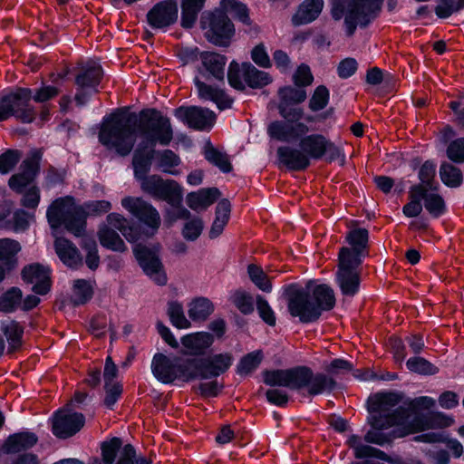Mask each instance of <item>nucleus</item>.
<instances>
[{
  "label": "nucleus",
  "instance_id": "6e6552de",
  "mask_svg": "<svg viewBox=\"0 0 464 464\" xmlns=\"http://www.w3.org/2000/svg\"><path fill=\"white\" fill-rule=\"evenodd\" d=\"M39 170V159L33 156L25 160L21 166V172L9 179V186L19 193H24L22 204L28 208H35L40 201V191L31 182Z\"/></svg>",
  "mask_w": 464,
  "mask_h": 464
},
{
  "label": "nucleus",
  "instance_id": "4be33fe9",
  "mask_svg": "<svg viewBox=\"0 0 464 464\" xmlns=\"http://www.w3.org/2000/svg\"><path fill=\"white\" fill-rule=\"evenodd\" d=\"M200 372L197 379H207L218 376L226 372L233 362V357L230 353H218L213 355L208 361L201 359H193Z\"/></svg>",
  "mask_w": 464,
  "mask_h": 464
},
{
  "label": "nucleus",
  "instance_id": "4d7b16f0",
  "mask_svg": "<svg viewBox=\"0 0 464 464\" xmlns=\"http://www.w3.org/2000/svg\"><path fill=\"white\" fill-rule=\"evenodd\" d=\"M230 300L233 304L243 314H248L253 312L254 304L252 296L243 290L235 291Z\"/></svg>",
  "mask_w": 464,
  "mask_h": 464
},
{
  "label": "nucleus",
  "instance_id": "6e6d98bb",
  "mask_svg": "<svg viewBox=\"0 0 464 464\" xmlns=\"http://www.w3.org/2000/svg\"><path fill=\"white\" fill-rule=\"evenodd\" d=\"M82 209L81 211V216L83 221L87 216H97L103 213H107L111 208V203L108 200H93L86 202L84 205L81 206Z\"/></svg>",
  "mask_w": 464,
  "mask_h": 464
},
{
  "label": "nucleus",
  "instance_id": "f3484780",
  "mask_svg": "<svg viewBox=\"0 0 464 464\" xmlns=\"http://www.w3.org/2000/svg\"><path fill=\"white\" fill-rule=\"evenodd\" d=\"M175 117L189 128L205 130H210L216 121L215 113L199 107H180L174 111Z\"/></svg>",
  "mask_w": 464,
  "mask_h": 464
},
{
  "label": "nucleus",
  "instance_id": "aec40b11",
  "mask_svg": "<svg viewBox=\"0 0 464 464\" xmlns=\"http://www.w3.org/2000/svg\"><path fill=\"white\" fill-rule=\"evenodd\" d=\"M178 5L175 0H166L154 5L148 13L147 20L153 29L166 30L178 19Z\"/></svg>",
  "mask_w": 464,
  "mask_h": 464
},
{
  "label": "nucleus",
  "instance_id": "1a4fd4ad",
  "mask_svg": "<svg viewBox=\"0 0 464 464\" xmlns=\"http://www.w3.org/2000/svg\"><path fill=\"white\" fill-rule=\"evenodd\" d=\"M332 14L339 20L345 17L346 23L366 24L377 11L382 0H331Z\"/></svg>",
  "mask_w": 464,
  "mask_h": 464
},
{
  "label": "nucleus",
  "instance_id": "13d9d810",
  "mask_svg": "<svg viewBox=\"0 0 464 464\" xmlns=\"http://www.w3.org/2000/svg\"><path fill=\"white\" fill-rule=\"evenodd\" d=\"M227 79L229 84L237 90H244L246 81L243 76V63L240 65L236 62H232L228 67Z\"/></svg>",
  "mask_w": 464,
  "mask_h": 464
},
{
  "label": "nucleus",
  "instance_id": "4468645a",
  "mask_svg": "<svg viewBox=\"0 0 464 464\" xmlns=\"http://www.w3.org/2000/svg\"><path fill=\"white\" fill-rule=\"evenodd\" d=\"M201 24L207 39L214 44L227 45L234 34L233 24L221 10L205 14Z\"/></svg>",
  "mask_w": 464,
  "mask_h": 464
},
{
  "label": "nucleus",
  "instance_id": "a211bd4d",
  "mask_svg": "<svg viewBox=\"0 0 464 464\" xmlns=\"http://www.w3.org/2000/svg\"><path fill=\"white\" fill-rule=\"evenodd\" d=\"M84 416L69 409L58 411L53 419V432L56 437L68 438L78 432L84 425Z\"/></svg>",
  "mask_w": 464,
  "mask_h": 464
},
{
  "label": "nucleus",
  "instance_id": "37998d69",
  "mask_svg": "<svg viewBox=\"0 0 464 464\" xmlns=\"http://www.w3.org/2000/svg\"><path fill=\"white\" fill-rule=\"evenodd\" d=\"M157 198L166 200L170 205H179L182 199V188L174 180H165Z\"/></svg>",
  "mask_w": 464,
  "mask_h": 464
},
{
  "label": "nucleus",
  "instance_id": "0e129e2a",
  "mask_svg": "<svg viewBox=\"0 0 464 464\" xmlns=\"http://www.w3.org/2000/svg\"><path fill=\"white\" fill-rule=\"evenodd\" d=\"M256 309L259 314V316L265 323L271 326L276 324V314L273 309L271 308L267 301L265 300L260 295L256 296Z\"/></svg>",
  "mask_w": 464,
  "mask_h": 464
},
{
  "label": "nucleus",
  "instance_id": "e2e57ef3",
  "mask_svg": "<svg viewBox=\"0 0 464 464\" xmlns=\"http://www.w3.org/2000/svg\"><path fill=\"white\" fill-rule=\"evenodd\" d=\"M436 173V165L433 162L426 161L420 168L419 177L421 181L420 185L417 187H422L426 190L432 189L433 186L431 181L433 180Z\"/></svg>",
  "mask_w": 464,
  "mask_h": 464
},
{
  "label": "nucleus",
  "instance_id": "b1692460",
  "mask_svg": "<svg viewBox=\"0 0 464 464\" xmlns=\"http://www.w3.org/2000/svg\"><path fill=\"white\" fill-rule=\"evenodd\" d=\"M214 342L212 334L207 332H196L185 334L180 339L181 353L189 355H200Z\"/></svg>",
  "mask_w": 464,
  "mask_h": 464
},
{
  "label": "nucleus",
  "instance_id": "5701e85b",
  "mask_svg": "<svg viewBox=\"0 0 464 464\" xmlns=\"http://www.w3.org/2000/svg\"><path fill=\"white\" fill-rule=\"evenodd\" d=\"M23 279L33 285V291L38 295L46 294L51 287L50 268L40 264L25 266L22 272Z\"/></svg>",
  "mask_w": 464,
  "mask_h": 464
},
{
  "label": "nucleus",
  "instance_id": "4c0bfd02",
  "mask_svg": "<svg viewBox=\"0 0 464 464\" xmlns=\"http://www.w3.org/2000/svg\"><path fill=\"white\" fill-rule=\"evenodd\" d=\"M206 0H182L181 2V26L191 28L197 21L198 14Z\"/></svg>",
  "mask_w": 464,
  "mask_h": 464
},
{
  "label": "nucleus",
  "instance_id": "79ce46f5",
  "mask_svg": "<svg viewBox=\"0 0 464 464\" xmlns=\"http://www.w3.org/2000/svg\"><path fill=\"white\" fill-rule=\"evenodd\" d=\"M422 199L427 211L433 217L438 218L446 211V205L443 198L437 193L429 192L423 188Z\"/></svg>",
  "mask_w": 464,
  "mask_h": 464
},
{
  "label": "nucleus",
  "instance_id": "c85d7f7f",
  "mask_svg": "<svg viewBox=\"0 0 464 464\" xmlns=\"http://www.w3.org/2000/svg\"><path fill=\"white\" fill-rule=\"evenodd\" d=\"M200 61L202 63V72L208 73L218 80L224 78L226 58L223 55L208 52L200 53Z\"/></svg>",
  "mask_w": 464,
  "mask_h": 464
},
{
  "label": "nucleus",
  "instance_id": "473e14b6",
  "mask_svg": "<svg viewBox=\"0 0 464 464\" xmlns=\"http://www.w3.org/2000/svg\"><path fill=\"white\" fill-rule=\"evenodd\" d=\"M231 211V205L227 199L220 200L216 208V217L209 230V237L216 238L219 237L227 226Z\"/></svg>",
  "mask_w": 464,
  "mask_h": 464
},
{
  "label": "nucleus",
  "instance_id": "6ab92c4d",
  "mask_svg": "<svg viewBox=\"0 0 464 464\" xmlns=\"http://www.w3.org/2000/svg\"><path fill=\"white\" fill-rule=\"evenodd\" d=\"M102 460L104 464H135V450L130 444L122 447L119 438L103 442Z\"/></svg>",
  "mask_w": 464,
  "mask_h": 464
},
{
  "label": "nucleus",
  "instance_id": "9d476101",
  "mask_svg": "<svg viewBox=\"0 0 464 464\" xmlns=\"http://www.w3.org/2000/svg\"><path fill=\"white\" fill-rule=\"evenodd\" d=\"M143 242L144 241H140L133 246V252L136 259L144 273L152 281L159 285H166L167 276L163 265L159 257L160 245L159 243L145 245Z\"/></svg>",
  "mask_w": 464,
  "mask_h": 464
},
{
  "label": "nucleus",
  "instance_id": "39448f33",
  "mask_svg": "<svg viewBox=\"0 0 464 464\" xmlns=\"http://www.w3.org/2000/svg\"><path fill=\"white\" fill-rule=\"evenodd\" d=\"M264 382L270 386H283L293 390L306 387L311 395L329 392L334 385L332 379L323 374L314 375L306 367L266 372Z\"/></svg>",
  "mask_w": 464,
  "mask_h": 464
},
{
  "label": "nucleus",
  "instance_id": "cd10ccee",
  "mask_svg": "<svg viewBox=\"0 0 464 464\" xmlns=\"http://www.w3.org/2000/svg\"><path fill=\"white\" fill-rule=\"evenodd\" d=\"M21 250L20 244L13 239H0V264L8 272L17 266V254Z\"/></svg>",
  "mask_w": 464,
  "mask_h": 464
},
{
  "label": "nucleus",
  "instance_id": "603ef678",
  "mask_svg": "<svg viewBox=\"0 0 464 464\" xmlns=\"http://www.w3.org/2000/svg\"><path fill=\"white\" fill-rule=\"evenodd\" d=\"M440 179L448 187H458L462 182L460 170L450 163H443L440 169Z\"/></svg>",
  "mask_w": 464,
  "mask_h": 464
},
{
  "label": "nucleus",
  "instance_id": "58836bf2",
  "mask_svg": "<svg viewBox=\"0 0 464 464\" xmlns=\"http://www.w3.org/2000/svg\"><path fill=\"white\" fill-rule=\"evenodd\" d=\"M158 167L166 173L179 175L180 172L177 167L180 164L179 157L170 150H164L156 153Z\"/></svg>",
  "mask_w": 464,
  "mask_h": 464
},
{
  "label": "nucleus",
  "instance_id": "5fc2aeb1",
  "mask_svg": "<svg viewBox=\"0 0 464 464\" xmlns=\"http://www.w3.org/2000/svg\"><path fill=\"white\" fill-rule=\"evenodd\" d=\"M406 365L411 372L419 374L433 375L438 372V368L422 357L410 358Z\"/></svg>",
  "mask_w": 464,
  "mask_h": 464
},
{
  "label": "nucleus",
  "instance_id": "ea45409f",
  "mask_svg": "<svg viewBox=\"0 0 464 464\" xmlns=\"http://www.w3.org/2000/svg\"><path fill=\"white\" fill-rule=\"evenodd\" d=\"M1 329L6 337L8 347L11 352L15 351L20 347L24 331L18 323L14 321L4 322Z\"/></svg>",
  "mask_w": 464,
  "mask_h": 464
},
{
  "label": "nucleus",
  "instance_id": "72a5a7b5",
  "mask_svg": "<svg viewBox=\"0 0 464 464\" xmlns=\"http://www.w3.org/2000/svg\"><path fill=\"white\" fill-rule=\"evenodd\" d=\"M214 311L213 304L205 297H198L188 304V314L191 321H205Z\"/></svg>",
  "mask_w": 464,
  "mask_h": 464
},
{
  "label": "nucleus",
  "instance_id": "09e8293b",
  "mask_svg": "<svg viewBox=\"0 0 464 464\" xmlns=\"http://www.w3.org/2000/svg\"><path fill=\"white\" fill-rule=\"evenodd\" d=\"M22 292L13 287L0 297V311L9 313L21 308Z\"/></svg>",
  "mask_w": 464,
  "mask_h": 464
},
{
  "label": "nucleus",
  "instance_id": "2eb2a0df",
  "mask_svg": "<svg viewBox=\"0 0 464 464\" xmlns=\"http://www.w3.org/2000/svg\"><path fill=\"white\" fill-rule=\"evenodd\" d=\"M280 115L288 121H300L303 110L298 106L306 99V92L300 87H283L278 91Z\"/></svg>",
  "mask_w": 464,
  "mask_h": 464
},
{
  "label": "nucleus",
  "instance_id": "8fccbe9b",
  "mask_svg": "<svg viewBox=\"0 0 464 464\" xmlns=\"http://www.w3.org/2000/svg\"><path fill=\"white\" fill-rule=\"evenodd\" d=\"M423 188L413 187L411 190V201L406 204L402 212L407 218H415L419 216L422 210L420 199H422Z\"/></svg>",
  "mask_w": 464,
  "mask_h": 464
},
{
  "label": "nucleus",
  "instance_id": "e433bc0d",
  "mask_svg": "<svg viewBox=\"0 0 464 464\" xmlns=\"http://www.w3.org/2000/svg\"><path fill=\"white\" fill-rule=\"evenodd\" d=\"M36 441L37 438L34 433L22 432L10 436L4 449L7 453H14L34 446Z\"/></svg>",
  "mask_w": 464,
  "mask_h": 464
},
{
  "label": "nucleus",
  "instance_id": "412c9836",
  "mask_svg": "<svg viewBox=\"0 0 464 464\" xmlns=\"http://www.w3.org/2000/svg\"><path fill=\"white\" fill-rule=\"evenodd\" d=\"M308 130V127L304 122L288 120L274 121L267 128V132L272 139L286 142L301 138Z\"/></svg>",
  "mask_w": 464,
  "mask_h": 464
},
{
  "label": "nucleus",
  "instance_id": "c9c22d12",
  "mask_svg": "<svg viewBox=\"0 0 464 464\" xmlns=\"http://www.w3.org/2000/svg\"><path fill=\"white\" fill-rule=\"evenodd\" d=\"M326 139L318 134L309 135L300 141V147L309 158L320 159L324 154Z\"/></svg>",
  "mask_w": 464,
  "mask_h": 464
},
{
  "label": "nucleus",
  "instance_id": "2f4dec72",
  "mask_svg": "<svg viewBox=\"0 0 464 464\" xmlns=\"http://www.w3.org/2000/svg\"><path fill=\"white\" fill-rule=\"evenodd\" d=\"M346 240L348 244L351 246L350 247H343L342 249H346L351 257L356 256L359 257L362 261V253L367 246L368 241V231L364 228L355 227L349 231L346 236Z\"/></svg>",
  "mask_w": 464,
  "mask_h": 464
},
{
  "label": "nucleus",
  "instance_id": "de8ad7c7",
  "mask_svg": "<svg viewBox=\"0 0 464 464\" xmlns=\"http://www.w3.org/2000/svg\"><path fill=\"white\" fill-rule=\"evenodd\" d=\"M221 7L224 13L230 14L243 24H248L250 23L247 8L245 5L236 0H222Z\"/></svg>",
  "mask_w": 464,
  "mask_h": 464
},
{
  "label": "nucleus",
  "instance_id": "052dcab7",
  "mask_svg": "<svg viewBox=\"0 0 464 464\" xmlns=\"http://www.w3.org/2000/svg\"><path fill=\"white\" fill-rule=\"evenodd\" d=\"M329 92L324 86H318L309 102V107L312 111H317L323 110L328 103Z\"/></svg>",
  "mask_w": 464,
  "mask_h": 464
},
{
  "label": "nucleus",
  "instance_id": "0eeeda50",
  "mask_svg": "<svg viewBox=\"0 0 464 464\" xmlns=\"http://www.w3.org/2000/svg\"><path fill=\"white\" fill-rule=\"evenodd\" d=\"M151 371L154 377L162 383H171L176 380L189 382L200 374L193 359L179 360L161 353L154 354Z\"/></svg>",
  "mask_w": 464,
  "mask_h": 464
},
{
  "label": "nucleus",
  "instance_id": "c03bdc74",
  "mask_svg": "<svg viewBox=\"0 0 464 464\" xmlns=\"http://www.w3.org/2000/svg\"><path fill=\"white\" fill-rule=\"evenodd\" d=\"M168 314L172 325L178 329H188L191 327L190 319L185 316L183 305L171 301L168 304Z\"/></svg>",
  "mask_w": 464,
  "mask_h": 464
},
{
  "label": "nucleus",
  "instance_id": "393cba45",
  "mask_svg": "<svg viewBox=\"0 0 464 464\" xmlns=\"http://www.w3.org/2000/svg\"><path fill=\"white\" fill-rule=\"evenodd\" d=\"M324 5V0H304L292 17L295 25L312 23L318 18Z\"/></svg>",
  "mask_w": 464,
  "mask_h": 464
},
{
  "label": "nucleus",
  "instance_id": "f704fd0d",
  "mask_svg": "<svg viewBox=\"0 0 464 464\" xmlns=\"http://www.w3.org/2000/svg\"><path fill=\"white\" fill-rule=\"evenodd\" d=\"M243 76L246 85L251 88H262L272 82L268 72L257 70L249 63H243Z\"/></svg>",
  "mask_w": 464,
  "mask_h": 464
},
{
  "label": "nucleus",
  "instance_id": "f03ea898",
  "mask_svg": "<svg viewBox=\"0 0 464 464\" xmlns=\"http://www.w3.org/2000/svg\"><path fill=\"white\" fill-rule=\"evenodd\" d=\"M138 137L142 141L136 150H151L153 158V147L156 143L166 146L173 139L169 119L154 110L144 111L140 115L137 129H133L122 114L112 113L103 119L99 133L101 143L121 155L130 152Z\"/></svg>",
  "mask_w": 464,
  "mask_h": 464
},
{
  "label": "nucleus",
  "instance_id": "3c124183",
  "mask_svg": "<svg viewBox=\"0 0 464 464\" xmlns=\"http://www.w3.org/2000/svg\"><path fill=\"white\" fill-rule=\"evenodd\" d=\"M263 360V353L260 350L254 351L244 356L237 364V372L246 375L255 371Z\"/></svg>",
  "mask_w": 464,
  "mask_h": 464
},
{
  "label": "nucleus",
  "instance_id": "680f3d73",
  "mask_svg": "<svg viewBox=\"0 0 464 464\" xmlns=\"http://www.w3.org/2000/svg\"><path fill=\"white\" fill-rule=\"evenodd\" d=\"M204 225L200 218H196L185 223L182 228V236L189 241L196 240L202 233Z\"/></svg>",
  "mask_w": 464,
  "mask_h": 464
},
{
  "label": "nucleus",
  "instance_id": "423d86ee",
  "mask_svg": "<svg viewBox=\"0 0 464 464\" xmlns=\"http://www.w3.org/2000/svg\"><path fill=\"white\" fill-rule=\"evenodd\" d=\"M82 210L72 198L65 197L54 200L46 213L53 236H56L62 226L76 237L82 236L85 228V221L81 216Z\"/></svg>",
  "mask_w": 464,
  "mask_h": 464
},
{
  "label": "nucleus",
  "instance_id": "a18cd8bd",
  "mask_svg": "<svg viewBox=\"0 0 464 464\" xmlns=\"http://www.w3.org/2000/svg\"><path fill=\"white\" fill-rule=\"evenodd\" d=\"M247 274L251 282L261 291L270 293L272 291V284L266 273L255 264L248 265Z\"/></svg>",
  "mask_w": 464,
  "mask_h": 464
},
{
  "label": "nucleus",
  "instance_id": "9b49d317",
  "mask_svg": "<svg viewBox=\"0 0 464 464\" xmlns=\"http://www.w3.org/2000/svg\"><path fill=\"white\" fill-rule=\"evenodd\" d=\"M359 257H351L346 249H341L338 256V270L335 281L344 296H353L359 291L360 274L358 267L361 264Z\"/></svg>",
  "mask_w": 464,
  "mask_h": 464
},
{
  "label": "nucleus",
  "instance_id": "f8f14e48",
  "mask_svg": "<svg viewBox=\"0 0 464 464\" xmlns=\"http://www.w3.org/2000/svg\"><path fill=\"white\" fill-rule=\"evenodd\" d=\"M32 98L29 89H20L0 99V121L14 116L23 122L29 123L34 119V109L28 102Z\"/></svg>",
  "mask_w": 464,
  "mask_h": 464
},
{
  "label": "nucleus",
  "instance_id": "bf43d9fd",
  "mask_svg": "<svg viewBox=\"0 0 464 464\" xmlns=\"http://www.w3.org/2000/svg\"><path fill=\"white\" fill-rule=\"evenodd\" d=\"M464 8V0H443L435 8L440 18H447L453 13Z\"/></svg>",
  "mask_w": 464,
  "mask_h": 464
},
{
  "label": "nucleus",
  "instance_id": "49530a36",
  "mask_svg": "<svg viewBox=\"0 0 464 464\" xmlns=\"http://www.w3.org/2000/svg\"><path fill=\"white\" fill-rule=\"evenodd\" d=\"M92 295V285L83 279L75 280L72 285V300L76 304H84Z\"/></svg>",
  "mask_w": 464,
  "mask_h": 464
},
{
  "label": "nucleus",
  "instance_id": "c756f323",
  "mask_svg": "<svg viewBox=\"0 0 464 464\" xmlns=\"http://www.w3.org/2000/svg\"><path fill=\"white\" fill-rule=\"evenodd\" d=\"M279 160L293 169H303L309 165V158L304 151L288 147H281L277 150Z\"/></svg>",
  "mask_w": 464,
  "mask_h": 464
},
{
  "label": "nucleus",
  "instance_id": "864d4df0",
  "mask_svg": "<svg viewBox=\"0 0 464 464\" xmlns=\"http://www.w3.org/2000/svg\"><path fill=\"white\" fill-rule=\"evenodd\" d=\"M205 158L212 164L217 166L223 172L231 170V164L227 156L212 146L208 145L205 148Z\"/></svg>",
  "mask_w": 464,
  "mask_h": 464
},
{
  "label": "nucleus",
  "instance_id": "7ed1b4c3",
  "mask_svg": "<svg viewBox=\"0 0 464 464\" xmlns=\"http://www.w3.org/2000/svg\"><path fill=\"white\" fill-rule=\"evenodd\" d=\"M121 204L127 212L138 218L142 226L136 227L123 215L112 212L107 216L106 222L100 226L98 238L102 246L124 252L127 246L114 229L119 230L126 240L135 245L154 237L160 227L161 218L159 211L141 198L127 196L121 199Z\"/></svg>",
  "mask_w": 464,
  "mask_h": 464
},
{
  "label": "nucleus",
  "instance_id": "774afa93",
  "mask_svg": "<svg viewBox=\"0 0 464 464\" xmlns=\"http://www.w3.org/2000/svg\"><path fill=\"white\" fill-rule=\"evenodd\" d=\"M447 155L455 162L464 161V138L451 142L448 147Z\"/></svg>",
  "mask_w": 464,
  "mask_h": 464
},
{
  "label": "nucleus",
  "instance_id": "338daca9",
  "mask_svg": "<svg viewBox=\"0 0 464 464\" xmlns=\"http://www.w3.org/2000/svg\"><path fill=\"white\" fill-rule=\"evenodd\" d=\"M20 155L16 150H7L0 156V173H8L18 162Z\"/></svg>",
  "mask_w": 464,
  "mask_h": 464
},
{
  "label": "nucleus",
  "instance_id": "f257e3e1",
  "mask_svg": "<svg viewBox=\"0 0 464 464\" xmlns=\"http://www.w3.org/2000/svg\"><path fill=\"white\" fill-rule=\"evenodd\" d=\"M395 393H377L368 400L371 430L365 434V440L382 445L394 438L421 432L430 429L446 428L454 423V419L442 412H433L427 416L420 410L432 408L436 401L433 398L422 396L415 399L410 409H398L392 414V408L398 403Z\"/></svg>",
  "mask_w": 464,
  "mask_h": 464
},
{
  "label": "nucleus",
  "instance_id": "bb28decb",
  "mask_svg": "<svg viewBox=\"0 0 464 464\" xmlns=\"http://www.w3.org/2000/svg\"><path fill=\"white\" fill-rule=\"evenodd\" d=\"M53 237H55V252L60 260L70 267L79 266L82 263V257L74 245L63 237H59L57 235Z\"/></svg>",
  "mask_w": 464,
  "mask_h": 464
},
{
  "label": "nucleus",
  "instance_id": "dca6fc26",
  "mask_svg": "<svg viewBox=\"0 0 464 464\" xmlns=\"http://www.w3.org/2000/svg\"><path fill=\"white\" fill-rule=\"evenodd\" d=\"M102 76V68L98 63L91 62L86 64L76 78L78 92L75 95V101L79 105L84 104L87 97L97 91Z\"/></svg>",
  "mask_w": 464,
  "mask_h": 464
},
{
  "label": "nucleus",
  "instance_id": "69168bd1",
  "mask_svg": "<svg viewBox=\"0 0 464 464\" xmlns=\"http://www.w3.org/2000/svg\"><path fill=\"white\" fill-rule=\"evenodd\" d=\"M314 77L308 65L301 64L293 75V81L297 87L307 86L313 82Z\"/></svg>",
  "mask_w": 464,
  "mask_h": 464
},
{
  "label": "nucleus",
  "instance_id": "ddd939ff",
  "mask_svg": "<svg viewBox=\"0 0 464 464\" xmlns=\"http://www.w3.org/2000/svg\"><path fill=\"white\" fill-rule=\"evenodd\" d=\"M152 159L151 150L140 148L134 152L133 168L135 177L140 181L141 189L157 198L165 180L156 175L146 177L150 169Z\"/></svg>",
  "mask_w": 464,
  "mask_h": 464
},
{
  "label": "nucleus",
  "instance_id": "a878e982",
  "mask_svg": "<svg viewBox=\"0 0 464 464\" xmlns=\"http://www.w3.org/2000/svg\"><path fill=\"white\" fill-rule=\"evenodd\" d=\"M218 197L219 191L217 188H202L188 194L186 202L192 210L199 212L211 206Z\"/></svg>",
  "mask_w": 464,
  "mask_h": 464
},
{
  "label": "nucleus",
  "instance_id": "7c9ffc66",
  "mask_svg": "<svg viewBox=\"0 0 464 464\" xmlns=\"http://www.w3.org/2000/svg\"><path fill=\"white\" fill-rule=\"evenodd\" d=\"M198 95L203 100L214 102L220 110L229 108L232 100L221 89L212 88L199 81L196 82Z\"/></svg>",
  "mask_w": 464,
  "mask_h": 464
},
{
  "label": "nucleus",
  "instance_id": "20e7f679",
  "mask_svg": "<svg viewBox=\"0 0 464 464\" xmlns=\"http://www.w3.org/2000/svg\"><path fill=\"white\" fill-rule=\"evenodd\" d=\"M334 304V290L325 284L311 281L307 284L305 292H293L288 309L291 315L307 323L317 319L322 311L330 310Z\"/></svg>",
  "mask_w": 464,
  "mask_h": 464
},
{
  "label": "nucleus",
  "instance_id": "a19ab883",
  "mask_svg": "<svg viewBox=\"0 0 464 464\" xmlns=\"http://www.w3.org/2000/svg\"><path fill=\"white\" fill-rule=\"evenodd\" d=\"M347 443L353 450L354 455L358 459L374 457L381 459H387L383 452L372 447L363 445L357 436H350L347 440Z\"/></svg>",
  "mask_w": 464,
  "mask_h": 464
}]
</instances>
